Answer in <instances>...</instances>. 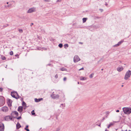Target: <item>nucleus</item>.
Instances as JSON below:
<instances>
[{
	"instance_id": "f257e3e1",
	"label": "nucleus",
	"mask_w": 131,
	"mask_h": 131,
	"mask_svg": "<svg viewBox=\"0 0 131 131\" xmlns=\"http://www.w3.org/2000/svg\"><path fill=\"white\" fill-rule=\"evenodd\" d=\"M124 113L126 114H129L131 113V109L130 108L124 107L123 108Z\"/></svg>"
},
{
	"instance_id": "f03ea898",
	"label": "nucleus",
	"mask_w": 131,
	"mask_h": 131,
	"mask_svg": "<svg viewBox=\"0 0 131 131\" xmlns=\"http://www.w3.org/2000/svg\"><path fill=\"white\" fill-rule=\"evenodd\" d=\"M11 95L12 96L16 99H18L19 98V96L17 93L16 92H11Z\"/></svg>"
},
{
	"instance_id": "7ed1b4c3",
	"label": "nucleus",
	"mask_w": 131,
	"mask_h": 131,
	"mask_svg": "<svg viewBox=\"0 0 131 131\" xmlns=\"http://www.w3.org/2000/svg\"><path fill=\"white\" fill-rule=\"evenodd\" d=\"M131 75V71L128 70L126 73L125 75L124 79L125 80H127L130 77Z\"/></svg>"
},
{
	"instance_id": "20e7f679",
	"label": "nucleus",
	"mask_w": 131,
	"mask_h": 131,
	"mask_svg": "<svg viewBox=\"0 0 131 131\" xmlns=\"http://www.w3.org/2000/svg\"><path fill=\"white\" fill-rule=\"evenodd\" d=\"M5 99L2 96H0V106H2L5 103Z\"/></svg>"
},
{
	"instance_id": "39448f33",
	"label": "nucleus",
	"mask_w": 131,
	"mask_h": 131,
	"mask_svg": "<svg viewBox=\"0 0 131 131\" xmlns=\"http://www.w3.org/2000/svg\"><path fill=\"white\" fill-rule=\"evenodd\" d=\"M36 11V8L34 7L31 8L29 9L27 11V13H31L33 12H35Z\"/></svg>"
},
{
	"instance_id": "423d86ee",
	"label": "nucleus",
	"mask_w": 131,
	"mask_h": 131,
	"mask_svg": "<svg viewBox=\"0 0 131 131\" xmlns=\"http://www.w3.org/2000/svg\"><path fill=\"white\" fill-rule=\"evenodd\" d=\"M5 120L7 121H9L10 120L13 121V118L11 117L10 116H6L4 118Z\"/></svg>"
},
{
	"instance_id": "0eeeda50",
	"label": "nucleus",
	"mask_w": 131,
	"mask_h": 131,
	"mask_svg": "<svg viewBox=\"0 0 131 131\" xmlns=\"http://www.w3.org/2000/svg\"><path fill=\"white\" fill-rule=\"evenodd\" d=\"M80 60V59L78 56H75L74 58V62H77Z\"/></svg>"
},
{
	"instance_id": "6e6552de",
	"label": "nucleus",
	"mask_w": 131,
	"mask_h": 131,
	"mask_svg": "<svg viewBox=\"0 0 131 131\" xmlns=\"http://www.w3.org/2000/svg\"><path fill=\"white\" fill-rule=\"evenodd\" d=\"M4 129V126L3 124L0 123V130L1 131H3Z\"/></svg>"
},
{
	"instance_id": "1a4fd4ad",
	"label": "nucleus",
	"mask_w": 131,
	"mask_h": 131,
	"mask_svg": "<svg viewBox=\"0 0 131 131\" xmlns=\"http://www.w3.org/2000/svg\"><path fill=\"white\" fill-rule=\"evenodd\" d=\"M124 42V41L123 40H121L119 42H118V43L117 44H116L114 46V47H117L120 45L121 43Z\"/></svg>"
},
{
	"instance_id": "9d476101",
	"label": "nucleus",
	"mask_w": 131,
	"mask_h": 131,
	"mask_svg": "<svg viewBox=\"0 0 131 131\" xmlns=\"http://www.w3.org/2000/svg\"><path fill=\"white\" fill-rule=\"evenodd\" d=\"M23 110V107L22 106H19L18 108V111L21 114Z\"/></svg>"
},
{
	"instance_id": "9b49d317",
	"label": "nucleus",
	"mask_w": 131,
	"mask_h": 131,
	"mask_svg": "<svg viewBox=\"0 0 131 131\" xmlns=\"http://www.w3.org/2000/svg\"><path fill=\"white\" fill-rule=\"evenodd\" d=\"M51 97L53 99H56V98H58L59 97V95H56L55 94H53V95H51Z\"/></svg>"
},
{
	"instance_id": "f8f14e48",
	"label": "nucleus",
	"mask_w": 131,
	"mask_h": 131,
	"mask_svg": "<svg viewBox=\"0 0 131 131\" xmlns=\"http://www.w3.org/2000/svg\"><path fill=\"white\" fill-rule=\"evenodd\" d=\"M1 110L2 111L4 112H6L8 110V108L4 106L2 107Z\"/></svg>"
},
{
	"instance_id": "ddd939ff",
	"label": "nucleus",
	"mask_w": 131,
	"mask_h": 131,
	"mask_svg": "<svg viewBox=\"0 0 131 131\" xmlns=\"http://www.w3.org/2000/svg\"><path fill=\"white\" fill-rule=\"evenodd\" d=\"M14 114L15 115L17 116H18V114L17 111H15L13 112L11 114V115H13Z\"/></svg>"
},
{
	"instance_id": "4468645a",
	"label": "nucleus",
	"mask_w": 131,
	"mask_h": 131,
	"mask_svg": "<svg viewBox=\"0 0 131 131\" xmlns=\"http://www.w3.org/2000/svg\"><path fill=\"white\" fill-rule=\"evenodd\" d=\"M123 69V68L122 67H119L117 68V70L118 72H120L122 71Z\"/></svg>"
},
{
	"instance_id": "2eb2a0df",
	"label": "nucleus",
	"mask_w": 131,
	"mask_h": 131,
	"mask_svg": "<svg viewBox=\"0 0 131 131\" xmlns=\"http://www.w3.org/2000/svg\"><path fill=\"white\" fill-rule=\"evenodd\" d=\"M43 99L42 98L39 99H37V98H35V102H39L41 101Z\"/></svg>"
},
{
	"instance_id": "dca6fc26",
	"label": "nucleus",
	"mask_w": 131,
	"mask_h": 131,
	"mask_svg": "<svg viewBox=\"0 0 131 131\" xmlns=\"http://www.w3.org/2000/svg\"><path fill=\"white\" fill-rule=\"evenodd\" d=\"M21 126L20 125V124L18 122L17 124H16V128L17 129H18L21 127Z\"/></svg>"
},
{
	"instance_id": "f3484780",
	"label": "nucleus",
	"mask_w": 131,
	"mask_h": 131,
	"mask_svg": "<svg viewBox=\"0 0 131 131\" xmlns=\"http://www.w3.org/2000/svg\"><path fill=\"white\" fill-rule=\"evenodd\" d=\"M87 79V78L85 77H81L80 78V80H86Z\"/></svg>"
},
{
	"instance_id": "a211bd4d",
	"label": "nucleus",
	"mask_w": 131,
	"mask_h": 131,
	"mask_svg": "<svg viewBox=\"0 0 131 131\" xmlns=\"http://www.w3.org/2000/svg\"><path fill=\"white\" fill-rule=\"evenodd\" d=\"M12 100L10 99H8V104L9 105V104L11 105V103H12Z\"/></svg>"
},
{
	"instance_id": "6ab92c4d",
	"label": "nucleus",
	"mask_w": 131,
	"mask_h": 131,
	"mask_svg": "<svg viewBox=\"0 0 131 131\" xmlns=\"http://www.w3.org/2000/svg\"><path fill=\"white\" fill-rule=\"evenodd\" d=\"M65 107V104H61L60 107H61L62 108H63L64 107Z\"/></svg>"
},
{
	"instance_id": "aec40b11",
	"label": "nucleus",
	"mask_w": 131,
	"mask_h": 131,
	"mask_svg": "<svg viewBox=\"0 0 131 131\" xmlns=\"http://www.w3.org/2000/svg\"><path fill=\"white\" fill-rule=\"evenodd\" d=\"M110 112L109 111H107L105 113L106 115V117L107 118V116L108 115H109Z\"/></svg>"
},
{
	"instance_id": "412c9836",
	"label": "nucleus",
	"mask_w": 131,
	"mask_h": 131,
	"mask_svg": "<svg viewBox=\"0 0 131 131\" xmlns=\"http://www.w3.org/2000/svg\"><path fill=\"white\" fill-rule=\"evenodd\" d=\"M69 46V45L68 44H66L64 45V47L65 49H67L68 47Z\"/></svg>"
},
{
	"instance_id": "4be33fe9",
	"label": "nucleus",
	"mask_w": 131,
	"mask_h": 131,
	"mask_svg": "<svg viewBox=\"0 0 131 131\" xmlns=\"http://www.w3.org/2000/svg\"><path fill=\"white\" fill-rule=\"evenodd\" d=\"M87 19L86 18H83L82 19L83 23H84L85 22Z\"/></svg>"
},
{
	"instance_id": "5701e85b",
	"label": "nucleus",
	"mask_w": 131,
	"mask_h": 131,
	"mask_svg": "<svg viewBox=\"0 0 131 131\" xmlns=\"http://www.w3.org/2000/svg\"><path fill=\"white\" fill-rule=\"evenodd\" d=\"M12 4H10L9 5H8L7 6H6V5H5V7L6 8L7 7H9L11 6Z\"/></svg>"
},
{
	"instance_id": "b1692460",
	"label": "nucleus",
	"mask_w": 131,
	"mask_h": 131,
	"mask_svg": "<svg viewBox=\"0 0 131 131\" xmlns=\"http://www.w3.org/2000/svg\"><path fill=\"white\" fill-rule=\"evenodd\" d=\"M66 70V69L64 68H62L60 69V70L62 71H65Z\"/></svg>"
},
{
	"instance_id": "393cba45",
	"label": "nucleus",
	"mask_w": 131,
	"mask_h": 131,
	"mask_svg": "<svg viewBox=\"0 0 131 131\" xmlns=\"http://www.w3.org/2000/svg\"><path fill=\"white\" fill-rule=\"evenodd\" d=\"M58 46L60 48H61L62 47L63 45L62 44L60 43L59 45Z\"/></svg>"
},
{
	"instance_id": "a878e982",
	"label": "nucleus",
	"mask_w": 131,
	"mask_h": 131,
	"mask_svg": "<svg viewBox=\"0 0 131 131\" xmlns=\"http://www.w3.org/2000/svg\"><path fill=\"white\" fill-rule=\"evenodd\" d=\"M26 103L24 101H23L22 103V105L23 106L26 105Z\"/></svg>"
},
{
	"instance_id": "bb28decb",
	"label": "nucleus",
	"mask_w": 131,
	"mask_h": 131,
	"mask_svg": "<svg viewBox=\"0 0 131 131\" xmlns=\"http://www.w3.org/2000/svg\"><path fill=\"white\" fill-rule=\"evenodd\" d=\"M34 110L32 111L31 112V114L32 115H34L35 114V113L34 112Z\"/></svg>"
},
{
	"instance_id": "cd10ccee",
	"label": "nucleus",
	"mask_w": 131,
	"mask_h": 131,
	"mask_svg": "<svg viewBox=\"0 0 131 131\" xmlns=\"http://www.w3.org/2000/svg\"><path fill=\"white\" fill-rule=\"evenodd\" d=\"M94 74L93 73H92L89 76V77L90 78H93V75Z\"/></svg>"
},
{
	"instance_id": "c85d7f7f",
	"label": "nucleus",
	"mask_w": 131,
	"mask_h": 131,
	"mask_svg": "<svg viewBox=\"0 0 131 131\" xmlns=\"http://www.w3.org/2000/svg\"><path fill=\"white\" fill-rule=\"evenodd\" d=\"M14 117V118H17L18 119H20L21 118V116H19V117Z\"/></svg>"
},
{
	"instance_id": "c756f323",
	"label": "nucleus",
	"mask_w": 131,
	"mask_h": 131,
	"mask_svg": "<svg viewBox=\"0 0 131 131\" xmlns=\"http://www.w3.org/2000/svg\"><path fill=\"white\" fill-rule=\"evenodd\" d=\"M114 124V122L113 123H111L109 124L111 126H113Z\"/></svg>"
},
{
	"instance_id": "7c9ffc66",
	"label": "nucleus",
	"mask_w": 131,
	"mask_h": 131,
	"mask_svg": "<svg viewBox=\"0 0 131 131\" xmlns=\"http://www.w3.org/2000/svg\"><path fill=\"white\" fill-rule=\"evenodd\" d=\"M8 25H9L8 24H7L3 26V28L7 27V26H8Z\"/></svg>"
},
{
	"instance_id": "2f4dec72",
	"label": "nucleus",
	"mask_w": 131,
	"mask_h": 131,
	"mask_svg": "<svg viewBox=\"0 0 131 131\" xmlns=\"http://www.w3.org/2000/svg\"><path fill=\"white\" fill-rule=\"evenodd\" d=\"M10 55H12L13 54V52L12 51H11L9 53Z\"/></svg>"
},
{
	"instance_id": "473e14b6",
	"label": "nucleus",
	"mask_w": 131,
	"mask_h": 131,
	"mask_svg": "<svg viewBox=\"0 0 131 131\" xmlns=\"http://www.w3.org/2000/svg\"><path fill=\"white\" fill-rule=\"evenodd\" d=\"M19 31L20 33H22L23 32V30L22 29H19Z\"/></svg>"
},
{
	"instance_id": "72a5a7b5",
	"label": "nucleus",
	"mask_w": 131,
	"mask_h": 131,
	"mask_svg": "<svg viewBox=\"0 0 131 131\" xmlns=\"http://www.w3.org/2000/svg\"><path fill=\"white\" fill-rule=\"evenodd\" d=\"M2 59L3 60H6V58L4 56L2 57Z\"/></svg>"
},
{
	"instance_id": "f704fd0d",
	"label": "nucleus",
	"mask_w": 131,
	"mask_h": 131,
	"mask_svg": "<svg viewBox=\"0 0 131 131\" xmlns=\"http://www.w3.org/2000/svg\"><path fill=\"white\" fill-rule=\"evenodd\" d=\"M50 1V0H44V1L46 2H49Z\"/></svg>"
},
{
	"instance_id": "c9c22d12",
	"label": "nucleus",
	"mask_w": 131,
	"mask_h": 131,
	"mask_svg": "<svg viewBox=\"0 0 131 131\" xmlns=\"http://www.w3.org/2000/svg\"><path fill=\"white\" fill-rule=\"evenodd\" d=\"M25 129L27 130V131H30L27 128H25Z\"/></svg>"
},
{
	"instance_id": "e433bc0d",
	"label": "nucleus",
	"mask_w": 131,
	"mask_h": 131,
	"mask_svg": "<svg viewBox=\"0 0 131 131\" xmlns=\"http://www.w3.org/2000/svg\"><path fill=\"white\" fill-rule=\"evenodd\" d=\"M60 129L59 128H57L56 131H60Z\"/></svg>"
},
{
	"instance_id": "4c0bfd02",
	"label": "nucleus",
	"mask_w": 131,
	"mask_h": 131,
	"mask_svg": "<svg viewBox=\"0 0 131 131\" xmlns=\"http://www.w3.org/2000/svg\"><path fill=\"white\" fill-rule=\"evenodd\" d=\"M3 88H0V92H2L3 91Z\"/></svg>"
},
{
	"instance_id": "58836bf2",
	"label": "nucleus",
	"mask_w": 131,
	"mask_h": 131,
	"mask_svg": "<svg viewBox=\"0 0 131 131\" xmlns=\"http://www.w3.org/2000/svg\"><path fill=\"white\" fill-rule=\"evenodd\" d=\"M15 56L16 57H17V58H19V55L18 54H17L15 55Z\"/></svg>"
},
{
	"instance_id": "ea45409f",
	"label": "nucleus",
	"mask_w": 131,
	"mask_h": 131,
	"mask_svg": "<svg viewBox=\"0 0 131 131\" xmlns=\"http://www.w3.org/2000/svg\"><path fill=\"white\" fill-rule=\"evenodd\" d=\"M58 77V75L57 74H56V75L55 76V77L56 79H57Z\"/></svg>"
},
{
	"instance_id": "a19ab883",
	"label": "nucleus",
	"mask_w": 131,
	"mask_h": 131,
	"mask_svg": "<svg viewBox=\"0 0 131 131\" xmlns=\"http://www.w3.org/2000/svg\"><path fill=\"white\" fill-rule=\"evenodd\" d=\"M67 80V78L66 77H65L63 78V80L64 81H66Z\"/></svg>"
},
{
	"instance_id": "79ce46f5",
	"label": "nucleus",
	"mask_w": 131,
	"mask_h": 131,
	"mask_svg": "<svg viewBox=\"0 0 131 131\" xmlns=\"http://www.w3.org/2000/svg\"><path fill=\"white\" fill-rule=\"evenodd\" d=\"M63 98L64 99V100H65V96L63 94Z\"/></svg>"
},
{
	"instance_id": "37998d69",
	"label": "nucleus",
	"mask_w": 131,
	"mask_h": 131,
	"mask_svg": "<svg viewBox=\"0 0 131 131\" xmlns=\"http://www.w3.org/2000/svg\"><path fill=\"white\" fill-rule=\"evenodd\" d=\"M61 0H58L57 1V2H61Z\"/></svg>"
},
{
	"instance_id": "c03bdc74",
	"label": "nucleus",
	"mask_w": 131,
	"mask_h": 131,
	"mask_svg": "<svg viewBox=\"0 0 131 131\" xmlns=\"http://www.w3.org/2000/svg\"><path fill=\"white\" fill-rule=\"evenodd\" d=\"M84 69V68L82 67V68L79 69V70H83Z\"/></svg>"
},
{
	"instance_id": "a18cd8bd",
	"label": "nucleus",
	"mask_w": 131,
	"mask_h": 131,
	"mask_svg": "<svg viewBox=\"0 0 131 131\" xmlns=\"http://www.w3.org/2000/svg\"><path fill=\"white\" fill-rule=\"evenodd\" d=\"M79 44H82V45L83 44V43L82 42H79Z\"/></svg>"
},
{
	"instance_id": "49530a36",
	"label": "nucleus",
	"mask_w": 131,
	"mask_h": 131,
	"mask_svg": "<svg viewBox=\"0 0 131 131\" xmlns=\"http://www.w3.org/2000/svg\"><path fill=\"white\" fill-rule=\"evenodd\" d=\"M110 126H111L109 125L107 127V128H109Z\"/></svg>"
},
{
	"instance_id": "de8ad7c7",
	"label": "nucleus",
	"mask_w": 131,
	"mask_h": 131,
	"mask_svg": "<svg viewBox=\"0 0 131 131\" xmlns=\"http://www.w3.org/2000/svg\"><path fill=\"white\" fill-rule=\"evenodd\" d=\"M28 125H27L26 126L25 128H28Z\"/></svg>"
},
{
	"instance_id": "09e8293b",
	"label": "nucleus",
	"mask_w": 131,
	"mask_h": 131,
	"mask_svg": "<svg viewBox=\"0 0 131 131\" xmlns=\"http://www.w3.org/2000/svg\"><path fill=\"white\" fill-rule=\"evenodd\" d=\"M116 112H119V111L118 110H117L116 111Z\"/></svg>"
},
{
	"instance_id": "8fccbe9b",
	"label": "nucleus",
	"mask_w": 131,
	"mask_h": 131,
	"mask_svg": "<svg viewBox=\"0 0 131 131\" xmlns=\"http://www.w3.org/2000/svg\"><path fill=\"white\" fill-rule=\"evenodd\" d=\"M33 25V23H31V24H30V26H32V25Z\"/></svg>"
},
{
	"instance_id": "3c124183",
	"label": "nucleus",
	"mask_w": 131,
	"mask_h": 131,
	"mask_svg": "<svg viewBox=\"0 0 131 131\" xmlns=\"http://www.w3.org/2000/svg\"><path fill=\"white\" fill-rule=\"evenodd\" d=\"M100 10L101 11V12H102L103 10L102 9H100Z\"/></svg>"
},
{
	"instance_id": "603ef678",
	"label": "nucleus",
	"mask_w": 131,
	"mask_h": 131,
	"mask_svg": "<svg viewBox=\"0 0 131 131\" xmlns=\"http://www.w3.org/2000/svg\"><path fill=\"white\" fill-rule=\"evenodd\" d=\"M105 5H106V6H107V4L106 3V4H105Z\"/></svg>"
},
{
	"instance_id": "864d4df0",
	"label": "nucleus",
	"mask_w": 131,
	"mask_h": 131,
	"mask_svg": "<svg viewBox=\"0 0 131 131\" xmlns=\"http://www.w3.org/2000/svg\"><path fill=\"white\" fill-rule=\"evenodd\" d=\"M47 65H48V66H50L51 65V64H48Z\"/></svg>"
},
{
	"instance_id": "5fc2aeb1",
	"label": "nucleus",
	"mask_w": 131,
	"mask_h": 131,
	"mask_svg": "<svg viewBox=\"0 0 131 131\" xmlns=\"http://www.w3.org/2000/svg\"><path fill=\"white\" fill-rule=\"evenodd\" d=\"M105 131H107V130L106 128V129L105 130Z\"/></svg>"
},
{
	"instance_id": "6e6d98bb",
	"label": "nucleus",
	"mask_w": 131,
	"mask_h": 131,
	"mask_svg": "<svg viewBox=\"0 0 131 131\" xmlns=\"http://www.w3.org/2000/svg\"><path fill=\"white\" fill-rule=\"evenodd\" d=\"M6 3H7V4H8V3H9V2H7Z\"/></svg>"
},
{
	"instance_id": "4d7b16f0",
	"label": "nucleus",
	"mask_w": 131,
	"mask_h": 131,
	"mask_svg": "<svg viewBox=\"0 0 131 131\" xmlns=\"http://www.w3.org/2000/svg\"><path fill=\"white\" fill-rule=\"evenodd\" d=\"M100 125H101V124H100L99 125V126H100Z\"/></svg>"
},
{
	"instance_id": "13d9d810",
	"label": "nucleus",
	"mask_w": 131,
	"mask_h": 131,
	"mask_svg": "<svg viewBox=\"0 0 131 131\" xmlns=\"http://www.w3.org/2000/svg\"><path fill=\"white\" fill-rule=\"evenodd\" d=\"M105 119V118H103V120H104Z\"/></svg>"
},
{
	"instance_id": "bf43d9fd",
	"label": "nucleus",
	"mask_w": 131,
	"mask_h": 131,
	"mask_svg": "<svg viewBox=\"0 0 131 131\" xmlns=\"http://www.w3.org/2000/svg\"><path fill=\"white\" fill-rule=\"evenodd\" d=\"M123 85H122V87H123Z\"/></svg>"
},
{
	"instance_id": "052dcab7",
	"label": "nucleus",
	"mask_w": 131,
	"mask_h": 131,
	"mask_svg": "<svg viewBox=\"0 0 131 131\" xmlns=\"http://www.w3.org/2000/svg\"><path fill=\"white\" fill-rule=\"evenodd\" d=\"M78 84H79V82H78Z\"/></svg>"
},
{
	"instance_id": "680f3d73",
	"label": "nucleus",
	"mask_w": 131,
	"mask_h": 131,
	"mask_svg": "<svg viewBox=\"0 0 131 131\" xmlns=\"http://www.w3.org/2000/svg\"><path fill=\"white\" fill-rule=\"evenodd\" d=\"M103 70V69H101V70Z\"/></svg>"
},
{
	"instance_id": "e2e57ef3",
	"label": "nucleus",
	"mask_w": 131,
	"mask_h": 131,
	"mask_svg": "<svg viewBox=\"0 0 131 131\" xmlns=\"http://www.w3.org/2000/svg\"><path fill=\"white\" fill-rule=\"evenodd\" d=\"M102 60V59H100V60Z\"/></svg>"
},
{
	"instance_id": "0e129e2a",
	"label": "nucleus",
	"mask_w": 131,
	"mask_h": 131,
	"mask_svg": "<svg viewBox=\"0 0 131 131\" xmlns=\"http://www.w3.org/2000/svg\"><path fill=\"white\" fill-rule=\"evenodd\" d=\"M120 61V63H121V61Z\"/></svg>"
},
{
	"instance_id": "69168bd1",
	"label": "nucleus",
	"mask_w": 131,
	"mask_h": 131,
	"mask_svg": "<svg viewBox=\"0 0 131 131\" xmlns=\"http://www.w3.org/2000/svg\"><path fill=\"white\" fill-rule=\"evenodd\" d=\"M97 18H99V17H97Z\"/></svg>"
},
{
	"instance_id": "338daca9",
	"label": "nucleus",
	"mask_w": 131,
	"mask_h": 131,
	"mask_svg": "<svg viewBox=\"0 0 131 131\" xmlns=\"http://www.w3.org/2000/svg\"><path fill=\"white\" fill-rule=\"evenodd\" d=\"M128 131H131L130 130H129Z\"/></svg>"
}]
</instances>
